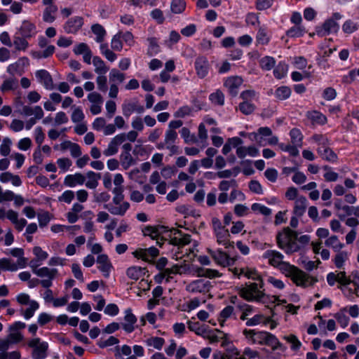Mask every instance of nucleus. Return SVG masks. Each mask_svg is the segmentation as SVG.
<instances>
[{
  "label": "nucleus",
  "mask_w": 359,
  "mask_h": 359,
  "mask_svg": "<svg viewBox=\"0 0 359 359\" xmlns=\"http://www.w3.org/2000/svg\"><path fill=\"white\" fill-rule=\"evenodd\" d=\"M245 276L257 280L258 283H252L241 288L238 292L239 295L248 302H260L264 297V293L261 290L264 285L261 276L255 269H247L246 272H245Z\"/></svg>",
  "instance_id": "nucleus-1"
},
{
  "label": "nucleus",
  "mask_w": 359,
  "mask_h": 359,
  "mask_svg": "<svg viewBox=\"0 0 359 359\" xmlns=\"http://www.w3.org/2000/svg\"><path fill=\"white\" fill-rule=\"evenodd\" d=\"M278 269L285 276L290 278L293 283L297 286L306 287L318 282L316 278L309 276L302 270L294 265H291L288 262H284Z\"/></svg>",
  "instance_id": "nucleus-2"
},
{
  "label": "nucleus",
  "mask_w": 359,
  "mask_h": 359,
  "mask_svg": "<svg viewBox=\"0 0 359 359\" xmlns=\"http://www.w3.org/2000/svg\"><path fill=\"white\" fill-rule=\"evenodd\" d=\"M243 335L249 343L258 344L260 345H267L272 348L273 351L277 349H283V344L278 341L277 337L268 332L259 331L255 330L245 329L243 331Z\"/></svg>",
  "instance_id": "nucleus-3"
},
{
  "label": "nucleus",
  "mask_w": 359,
  "mask_h": 359,
  "mask_svg": "<svg viewBox=\"0 0 359 359\" xmlns=\"http://www.w3.org/2000/svg\"><path fill=\"white\" fill-rule=\"evenodd\" d=\"M297 233L291 230L289 227L279 232L276 236L278 246L284 250L287 254H292L299 250V246L297 243Z\"/></svg>",
  "instance_id": "nucleus-4"
},
{
  "label": "nucleus",
  "mask_w": 359,
  "mask_h": 359,
  "mask_svg": "<svg viewBox=\"0 0 359 359\" xmlns=\"http://www.w3.org/2000/svg\"><path fill=\"white\" fill-rule=\"evenodd\" d=\"M137 135V133L135 130H131L127 134L120 133L116 135L111 140L107 148L103 151V154L106 156H111L116 154L118 151V147L121 145L126 139L130 142H135Z\"/></svg>",
  "instance_id": "nucleus-5"
},
{
  "label": "nucleus",
  "mask_w": 359,
  "mask_h": 359,
  "mask_svg": "<svg viewBox=\"0 0 359 359\" xmlns=\"http://www.w3.org/2000/svg\"><path fill=\"white\" fill-rule=\"evenodd\" d=\"M341 18V15L340 13H333L332 16L327 19L321 27H317L316 34L323 37L332 33H337L339 29V25L337 21Z\"/></svg>",
  "instance_id": "nucleus-6"
},
{
  "label": "nucleus",
  "mask_w": 359,
  "mask_h": 359,
  "mask_svg": "<svg viewBox=\"0 0 359 359\" xmlns=\"http://www.w3.org/2000/svg\"><path fill=\"white\" fill-rule=\"evenodd\" d=\"M177 133L175 130H167L164 140L156 144L158 149H167L170 151V155L179 154V147L175 144L177 139Z\"/></svg>",
  "instance_id": "nucleus-7"
},
{
  "label": "nucleus",
  "mask_w": 359,
  "mask_h": 359,
  "mask_svg": "<svg viewBox=\"0 0 359 359\" xmlns=\"http://www.w3.org/2000/svg\"><path fill=\"white\" fill-rule=\"evenodd\" d=\"M32 271L39 277L48 278L40 281V284L45 288H49L52 285V280L57 274L56 269H49L48 267L37 269V265H32Z\"/></svg>",
  "instance_id": "nucleus-8"
},
{
  "label": "nucleus",
  "mask_w": 359,
  "mask_h": 359,
  "mask_svg": "<svg viewBox=\"0 0 359 359\" xmlns=\"http://www.w3.org/2000/svg\"><path fill=\"white\" fill-rule=\"evenodd\" d=\"M212 287L211 283L208 280L198 279L190 283L186 287V290L191 293H203L205 294L210 291Z\"/></svg>",
  "instance_id": "nucleus-9"
},
{
  "label": "nucleus",
  "mask_w": 359,
  "mask_h": 359,
  "mask_svg": "<svg viewBox=\"0 0 359 359\" xmlns=\"http://www.w3.org/2000/svg\"><path fill=\"white\" fill-rule=\"evenodd\" d=\"M208 253L212 256L215 262L221 266H231L235 262L234 258H231L226 253L219 250L214 251L211 249H208Z\"/></svg>",
  "instance_id": "nucleus-10"
},
{
  "label": "nucleus",
  "mask_w": 359,
  "mask_h": 359,
  "mask_svg": "<svg viewBox=\"0 0 359 359\" xmlns=\"http://www.w3.org/2000/svg\"><path fill=\"white\" fill-rule=\"evenodd\" d=\"M46 8L43 13V20L46 22L51 23L55 20L57 7L53 4V0H43Z\"/></svg>",
  "instance_id": "nucleus-11"
},
{
  "label": "nucleus",
  "mask_w": 359,
  "mask_h": 359,
  "mask_svg": "<svg viewBox=\"0 0 359 359\" xmlns=\"http://www.w3.org/2000/svg\"><path fill=\"white\" fill-rule=\"evenodd\" d=\"M123 114L125 116L129 117L133 112L142 114L144 108L140 105L137 100L125 102L122 105Z\"/></svg>",
  "instance_id": "nucleus-12"
},
{
  "label": "nucleus",
  "mask_w": 359,
  "mask_h": 359,
  "mask_svg": "<svg viewBox=\"0 0 359 359\" xmlns=\"http://www.w3.org/2000/svg\"><path fill=\"white\" fill-rule=\"evenodd\" d=\"M194 65L196 74L199 78L203 79L208 75L209 69V63L205 57H198L196 59Z\"/></svg>",
  "instance_id": "nucleus-13"
},
{
  "label": "nucleus",
  "mask_w": 359,
  "mask_h": 359,
  "mask_svg": "<svg viewBox=\"0 0 359 359\" xmlns=\"http://www.w3.org/2000/svg\"><path fill=\"white\" fill-rule=\"evenodd\" d=\"M263 257L268 259L270 265L276 268H278L284 262L283 255L276 250H266L264 253Z\"/></svg>",
  "instance_id": "nucleus-14"
},
{
  "label": "nucleus",
  "mask_w": 359,
  "mask_h": 359,
  "mask_svg": "<svg viewBox=\"0 0 359 359\" xmlns=\"http://www.w3.org/2000/svg\"><path fill=\"white\" fill-rule=\"evenodd\" d=\"M83 25V18L80 16H76L70 18L65 23L64 25V29L68 34H75L81 28Z\"/></svg>",
  "instance_id": "nucleus-15"
},
{
  "label": "nucleus",
  "mask_w": 359,
  "mask_h": 359,
  "mask_svg": "<svg viewBox=\"0 0 359 359\" xmlns=\"http://www.w3.org/2000/svg\"><path fill=\"white\" fill-rule=\"evenodd\" d=\"M243 79L240 76H230L224 82V86L228 88L229 93L232 96L238 94V89L242 84Z\"/></svg>",
  "instance_id": "nucleus-16"
},
{
  "label": "nucleus",
  "mask_w": 359,
  "mask_h": 359,
  "mask_svg": "<svg viewBox=\"0 0 359 359\" xmlns=\"http://www.w3.org/2000/svg\"><path fill=\"white\" fill-rule=\"evenodd\" d=\"M36 76L47 90H53L55 88L52 76L46 70L41 69L37 71L36 72Z\"/></svg>",
  "instance_id": "nucleus-17"
},
{
  "label": "nucleus",
  "mask_w": 359,
  "mask_h": 359,
  "mask_svg": "<svg viewBox=\"0 0 359 359\" xmlns=\"http://www.w3.org/2000/svg\"><path fill=\"white\" fill-rule=\"evenodd\" d=\"M124 320L125 323L122 324L123 328L128 333L132 332L135 330V324L137 323V318L132 313L131 309H128L125 311Z\"/></svg>",
  "instance_id": "nucleus-18"
},
{
  "label": "nucleus",
  "mask_w": 359,
  "mask_h": 359,
  "mask_svg": "<svg viewBox=\"0 0 359 359\" xmlns=\"http://www.w3.org/2000/svg\"><path fill=\"white\" fill-rule=\"evenodd\" d=\"M159 251L154 247H151L147 249H139L134 252L135 257L142 259L144 261H149V258H154L158 255Z\"/></svg>",
  "instance_id": "nucleus-19"
},
{
  "label": "nucleus",
  "mask_w": 359,
  "mask_h": 359,
  "mask_svg": "<svg viewBox=\"0 0 359 359\" xmlns=\"http://www.w3.org/2000/svg\"><path fill=\"white\" fill-rule=\"evenodd\" d=\"M104 208L108 210V211L114 215H121L123 216L125 215L126 211L130 208V204L128 202H123L121 205H114L112 203L105 204L104 205Z\"/></svg>",
  "instance_id": "nucleus-20"
},
{
  "label": "nucleus",
  "mask_w": 359,
  "mask_h": 359,
  "mask_svg": "<svg viewBox=\"0 0 359 359\" xmlns=\"http://www.w3.org/2000/svg\"><path fill=\"white\" fill-rule=\"evenodd\" d=\"M97 263L99 264L98 269L105 277H108L111 268L108 257L106 255H100L97 258Z\"/></svg>",
  "instance_id": "nucleus-21"
},
{
  "label": "nucleus",
  "mask_w": 359,
  "mask_h": 359,
  "mask_svg": "<svg viewBox=\"0 0 359 359\" xmlns=\"http://www.w3.org/2000/svg\"><path fill=\"white\" fill-rule=\"evenodd\" d=\"M85 177L81 173L68 175L65 178L64 184L69 187H74L76 184H83L85 182Z\"/></svg>",
  "instance_id": "nucleus-22"
},
{
  "label": "nucleus",
  "mask_w": 359,
  "mask_h": 359,
  "mask_svg": "<svg viewBox=\"0 0 359 359\" xmlns=\"http://www.w3.org/2000/svg\"><path fill=\"white\" fill-rule=\"evenodd\" d=\"M20 113L26 116L34 115V117L36 118H43L44 115L43 111L40 106L32 107L28 105H24Z\"/></svg>",
  "instance_id": "nucleus-23"
},
{
  "label": "nucleus",
  "mask_w": 359,
  "mask_h": 359,
  "mask_svg": "<svg viewBox=\"0 0 359 359\" xmlns=\"http://www.w3.org/2000/svg\"><path fill=\"white\" fill-rule=\"evenodd\" d=\"M35 25L29 21H24L19 29V32L24 38H31L36 34Z\"/></svg>",
  "instance_id": "nucleus-24"
},
{
  "label": "nucleus",
  "mask_w": 359,
  "mask_h": 359,
  "mask_svg": "<svg viewBox=\"0 0 359 359\" xmlns=\"http://www.w3.org/2000/svg\"><path fill=\"white\" fill-rule=\"evenodd\" d=\"M318 153L323 159L327 161L334 162L337 160L336 154L328 147L327 144L319 147L318 148Z\"/></svg>",
  "instance_id": "nucleus-25"
},
{
  "label": "nucleus",
  "mask_w": 359,
  "mask_h": 359,
  "mask_svg": "<svg viewBox=\"0 0 359 359\" xmlns=\"http://www.w3.org/2000/svg\"><path fill=\"white\" fill-rule=\"evenodd\" d=\"M307 206V200L305 196H301L298 197L295 201L293 213L297 217H302Z\"/></svg>",
  "instance_id": "nucleus-26"
},
{
  "label": "nucleus",
  "mask_w": 359,
  "mask_h": 359,
  "mask_svg": "<svg viewBox=\"0 0 359 359\" xmlns=\"http://www.w3.org/2000/svg\"><path fill=\"white\" fill-rule=\"evenodd\" d=\"M48 344L41 342L37 347H35L32 351V358L34 359H43L47 355Z\"/></svg>",
  "instance_id": "nucleus-27"
},
{
  "label": "nucleus",
  "mask_w": 359,
  "mask_h": 359,
  "mask_svg": "<svg viewBox=\"0 0 359 359\" xmlns=\"http://www.w3.org/2000/svg\"><path fill=\"white\" fill-rule=\"evenodd\" d=\"M215 233L217 236V242L219 244H223L226 248H228L229 245H231L229 240L230 234L228 229L223 228L215 231Z\"/></svg>",
  "instance_id": "nucleus-28"
},
{
  "label": "nucleus",
  "mask_w": 359,
  "mask_h": 359,
  "mask_svg": "<svg viewBox=\"0 0 359 359\" xmlns=\"http://www.w3.org/2000/svg\"><path fill=\"white\" fill-rule=\"evenodd\" d=\"M93 64L95 66V72L97 74H105L109 70V67L98 56H95L93 58Z\"/></svg>",
  "instance_id": "nucleus-29"
},
{
  "label": "nucleus",
  "mask_w": 359,
  "mask_h": 359,
  "mask_svg": "<svg viewBox=\"0 0 359 359\" xmlns=\"http://www.w3.org/2000/svg\"><path fill=\"white\" fill-rule=\"evenodd\" d=\"M109 79L110 83H114L118 85V83H121L124 81L126 75L117 69H112L109 74Z\"/></svg>",
  "instance_id": "nucleus-30"
},
{
  "label": "nucleus",
  "mask_w": 359,
  "mask_h": 359,
  "mask_svg": "<svg viewBox=\"0 0 359 359\" xmlns=\"http://www.w3.org/2000/svg\"><path fill=\"white\" fill-rule=\"evenodd\" d=\"M88 180L86 183V187L89 189H95L98 185V180L100 179L101 175L95 173L93 171H89L86 174Z\"/></svg>",
  "instance_id": "nucleus-31"
},
{
  "label": "nucleus",
  "mask_w": 359,
  "mask_h": 359,
  "mask_svg": "<svg viewBox=\"0 0 359 359\" xmlns=\"http://www.w3.org/2000/svg\"><path fill=\"white\" fill-rule=\"evenodd\" d=\"M325 244L326 246L332 248L335 252H339L344 247V245L339 241L337 236H332L328 238Z\"/></svg>",
  "instance_id": "nucleus-32"
},
{
  "label": "nucleus",
  "mask_w": 359,
  "mask_h": 359,
  "mask_svg": "<svg viewBox=\"0 0 359 359\" xmlns=\"http://www.w3.org/2000/svg\"><path fill=\"white\" fill-rule=\"evenodd\" d=\"M143 234L145 236H149L152 240H156L157 244L160 246L162 245V243L158 241L161 235L156 230V226H147L142 230Z\"/></svg>",
  "instance_id": "nucleus-33"
},
{
  "label": "nucleus",
  "mask_w": 359,
  "mask_h": 359,
  "mask_svg": "<svg viewBox=\"0 0 359 359\" xmlns=\"http://www.w3.org/2000/svg\"><path fill=\"white\" fill-rule=\"evenodd\" d=\"M182 268V266H179L177 264H175L172 266L171 268H167L163 269V271L160 273V278H164L166 277V280L169 281V279L171 278V274H181V269Z\"/></svg>",
  "instance_id": "nucleus-34"
},
{
  "label": "nucleus",
  "mask_w": 359,
  "mask_h": 359,
  "mask_svg": "<svg viewBox=\"0 0 359 359\" xmlns=\"http://www.w3.org/2000/svg\"><path fill=\"white\" fill-rule=\"evenodd\" d=\"M13 44L15 46V49L19 51H25L29 46V43L26 40V38H24L22 36H15L13 37V42L12 45Z\"/></svg>",
  "instance_id": "nucleus-35"
},
{
  "label": "nucleus",
  "mask_w": 359,
  "mask_h": 359,
  "mask_svg": "<svg viewBox=\"0 0 359 359\" xmlns=\"http://www.w3.org/2000/svg\"><path fill=\"white\" fill-rule=\"evenodd\" d=\"M120 162L124 170H128L132 165L135 163L134 158L130 154L121 153L120 155Z\"/></svg>",
  "instance_id": "nucleus-36"
},
{
  "label": "nucleus",
  "mask_w": 359,
  "mask_h": 359,
  "mask_svg": "<svg viewBox=\"0 0 359 359\" xmlns=\"http://www.w3.org/2000/svg\"><path fill=\"white\" fill-rule=\"evenodd\" d=\"M292 143L296 146L302 147L303 135L297 128H292L290 132Z\"/></svg>",
  "instance_id": "nucleus-37"
},
{
  "label": "nucleus",
  "mask_w": 359,
  "mask_h": 359,
  "mask_svg": "<svg viewBox=\"0 0 359 359\" xmlns=\"http://www.w3.org/2000/svg\"><path fill=\"white\" fill-rule=\"evenodd\" d=\"M186 8L184 0H172L170 4V9L173 13H182Z\"/></svg>",
  "instance_id": "nucleus-38"
},
{
  "label": "nucleus",
  "mask_w": 359,
  "mask_h": 359,
  "mask_svg": "<svg viewBox=\"0 0 359 359\" xmlns=\"http://www.w3.org/2000/svg\"><path fill=\"white\" fill-rule=\"evenodd\" d=\"M0 269L4 271H15L18 270V265L12 262L11 259H0Z\"/></svg>",
  "instance_id": "nucleus-39"
},
{
  "label": "nucleus",
  "mask_w": 359,
  "mask_h": 359,
  "mask_svg": "<svg viewBox=\"0 0 359 359\" xmlns=\"http://www.w3.org/2000/svg\"><path fill=\"white\" fill-rule=\"evenodd\" d=\"M291 95V90L287 86H280L276 90V98L283 100L287 99Z\"/></svg>",
  "instance_id": "nucleus-40"
},
{
  "label": "nucleus",
  "mask_w": 359,
  "mask_h": 359,
  "mask_svg": "<svg viewBox=\"0 0 359 359\" xmlns=\"http://www.w3.org/2000/svg\"><path fill=\"white\" fill-rule=\"evenodd\" d=\"M165 343L164 339L161 337H150L146 340V344L149 346H152L156 349L160 350L162 348Z\"/></svg>",
  "instance_id": "nucleus-41"
},
{
  "label": "nucleus",
  "mask_w": 359,
  "mask_h": 359,
  "mask_svg": "<svg viewBox=\"0 0 359 359\" xmlns=\"http://www.w3.org/2000/svg\"><path fill=\"white\" fill-rule=\"evenodd\" d=\"M143 274V269L138 266H132L128 269L127 276L135 280H138Z\"/></svg>",
  "instance_id": "nucleus-42"
},
{
  "label": "nucleus",
  "mask_w": 359,
  "mask_h": 359,
  "mask_svg": "<svg viewBox=\"0 0 359 359\" xmlns=\"http://www.w3.org/2000/svg\"><path fill=\"white\" fill-rule=\"evenodd\" d=\"M259 64L262 69L271 70L275 66L276 61L272 57L265 56L260 60Z\"/></svg>",
  "instance_id": "nucleus-43"
},
{
  "label": "nucleus",
  "mask_w": 359,
  "mask_h": 359,
  "mask_svg": "<svg viewBox=\"0 0 359 359\" xmlns=\"http://www.w3.org/2000/svg\"><path fill=\"white\" fill-rule=\"evenodd\" d=\"M210 100L214 104L222 106L224 103V95L222 91L217 90L215 93L210 95Z\"/></svg>",
  "instance_id": "nucleus-44"
},
{
  "label": "nucleus",
  "mask_w": 359,
  "mask_h": 359,
  "mask_svg": "<svg viewBox=\"0 0 359 359\" xmlns=\"http://www.w3.org/2000/svg\"><path fill=\"white\" fill-rule=\"evenodd\" d=\"M92 32L97 36L96 41L101 43L104 40L106 32L102 26L99 24H95L91 27Z\"/></svg>",
  "instance_id": "nucleus-45"
},
{
  "label": "nucleus",
  "mask_w": 359,
  "mask_h": 359,
  "mask_svg": "<svg viewBox=\"0 0 359 359\" xmlns=\"http://www.w3.org/2000/svg\"><path fill=\"white\" fill-rule=\"evenodd\" d=\"M288 67L283 62H280L274 69L273 74L276 78L280 79L283 78L287 72Z\"/></svg>",
  "instance_id": "nucleus-46"
},
{
  "label": "nucleus",
  "mask_w": 359,
  "mask_h": 359,
  "mask_svg": "<svg viewBox=\"0 0 359 359\" xmlns=\"http://www.w3.org/2000/svg\"><path fill=\"white\" fill-rule=\"evenodd\" d=\"M97 89L102 92L106 93L108 90L107 79L104 74H98L96 79Z\"/></svg>",
  "instance_id": "nucleus-47"
},
{
  "label": "nucleus",
  "mask_w": 359,
  "mask_h": 359,
  "mask_svg": "<svg viewBox=\"0 0 359 359\" xmlns=\"http://www.w3.org/2000/svg\"><path fill=\"white\" fill-rule=\"evenodd\" d=\"M337 282L341 285L339 288L344 290L343 287H346L351 284V277H347L345 271H340L337 273ZM345 289H347L345 287Z\"/></svg>",
  "instance_id": "nucleus-48"
},
{
  "label": "nucleus",
  "mask_w": 359,
  "mask_h": 359,
  "mask_svg": "<svg viewBox=\"0 0 359 359\" xmlns=\"http://www.w3.org/2000/svg\"><path fill=\"white\" fill-rule=\"evenodd\" d=\"M238 186L235 180H222L219 184L218 188L222 192L227 191L231 187L236 188Z\"/></svg>",
  "instance_id": "nucleus-49"
},
{
  "label": "nucleus",
  "mask_w": 359,
  "mask_h": 359,
  "mask_svg": "<svg viewBox=\"0 0 359 359\" xmlns=\"http://www.w3.org/2000/svg\"><path fill=\"white\" fill-rule=\"evenodd\" d=\"M238 109L243 114L249 115L254 111L255 107L253 104L250 103L249 102L243 101L240 103Z\"/></svg>",
  "instance_id": "nucleus-50"
},
{
  "label": "nucleus",
  "mask_w": 359,
  "mask_h": 359,
  "mask_svg": "<svg viewBox=\"0 0 359 359\" xmlns=\"http://www.w3.org/2000/svg\"><path fill=\"white\" fill-rule=\"evenodd\" d=\"M334 257V264L338 269H341L343 266L344 262L348 258V254L346 252H337Z\"/></svg>",
  "instance_id": "nucleus-51"
},
{
  "label": "nucleus",
  "mask_w": 359,
  "mask_h": 359,
  "mask_svg": "<svg viewBox=\"0 0 359 359\" xmlns=\"http://www.w3.org/2000/svg\"><path fill=\"white\" fill-rule=\"evenodd\" d=\"M233 310L234 309L233 306H227L221 311L219 315V321L222 326H223L224 322L232 315Z\"/></svg>",
  "instance_id": "nucleus-52"
},
{
  "label": "nucleus",
  "mask_w": 359,
  "mask_h": 359,
  "mask_svg": "<svg viewBox=\"0 0 359 359\" xmlns=\"http://www.w3.org/2000/svg\"><path fill=\"white\" fill-rule=\"evenodd\" d=\"M182 137L184 139L186 143H196L197 139L195 135H190V131L187 128H182L180 131Z\"/></svg>",
  "instance_id": "nucleus-53"
},
{
  "label": "nucleus",
  "mask_w": 359,
  "mask_h": 359,
  "mask_svg": "<svg viewBox=\"0 0 359 359\" xmlns=\"http://www.w3.org/2000/svg\"><path fill=\"white\" fill-rule=\"evenodd\" d=\"M39 304L36 301H31L29 302V307L27 308L24 312V317L26 319H29L34 316V311L39 309Z\"/></svg>",
  "instance_id": "nucleus-54"
},
{
  "label": "nucleus",
  "mask_w": 359,
  "mask_h": 359,
  "mask_svg": "<svg viewBox=\"0 0 359 359\" xmlns=\"http://www.w3.org/2000/svg\"><path fill=\"white\" fill-rule=\"evenodd\" d=\"M297 147L298 146H296L294 144L290 145L289 144H285L283 143L279 144V147L281 150L289 152L290 154L293 156H296L299 154V150L297 149Z\"/></svg>",
  "instance_id": "nucleus-55"
},
{
  "label": "nucleus",
  "mask_w": 359,
  "mask_h": 359,
  "mask_svg": "<svg viewBox=\"0 0 359 359\" xmlns=\"http://www.w3.org/2000/svg\"><path fill=\"white\" fill-rule=\"evenodd\" d=\"M257 41L262 45H266L269 41V37L264 29L260 28L257 34Z\"/></svg>",
  "instance_id": "nucleus-56"
},
{
  "label": "nucleus",
  "mask_w": 359,
  "mask_h": 359,
  "mask_svg": "<svg viewBox=\"0 0 359 359\" xmlns=\"http://www.w3.org/2000/svg\"><path fill=\"white\" fill-rule=\"evenodd\" d=\"M251 209H252V210H253L255 212L258 211L261 214L266 215V216H268L271 214V210L270 208H269L266 206H264L262 204L257 203H253L252 205Z\"/></svg>",
  "instance_id": "nucleus-57"
},
{
  "label": "nucleus",
  "mask_w": 359,
  "mask_h": 359,
  "mask_svg": "<svg viewBox=\"0 0 359 359\" xmlns=\"http://www.w3.org/2000/svg\"><path fill=\"white\" fill-rule=\"evenodd\" d=\"M18 86V81L16 79H10L5 80L1 86L2 91H7L15 89Z\"/></svg>",
  "instance_id": "nucleus-58"
},
{
  "label": "nucleus",
  "mask_w": 359,
  "mask_h": 359,
  "mask_svg": "<svg viewBox=\"0 0 359 359\" xmlns=\"http://www.w3.org/2000/svg\"><path fill=\"white\" fill-rule=\"evenodd\" d=\"M284 339L291 344V348L293 350H298L302 344L299 341V340L297 339V337L294 334H290L289 336H285Z\"/></svg>",
  "instance_id": "nucleus-59"
},
{
  "label": "nucleus",
  "mask_w": 359,
  "mask_h": 359,
  "mask_svg": "<svg viewBox=\"0 0 359 359\" xmlns=\"http://www.w3.org/2000/svg\"><path fill=\"white\" fill-rule=\"evenodd\" d=\"M11 140L8 137H6L3 140L1 145L0 151L1 154L4 156H6L10 154L11 145Z\"/></svg>",
  "instance_id": "nucleus-60"
},
{
  "label": "nucleus",
  "mask_w": 359,
  "mask_h": 359,
  "mask_svg": "<svg viewBox=\"0 0 359 359\" xmlns=\"http://www.w3.org/2000/svg\"><path fill=\"white\" fill-rule=\"evenodd\" d=\"M188 327L191 331L194 332L198 335L203 336V334L205 332V330L203 328L201 327L198 322L193 323L189 321Z\"/></svg>",
  "instance_id": "nucleus-61"
},
{
  "label": "nucleus",
  "mask_w": 359,
  "mask_h": 359,
  "mask_svg": "<svg viewBox=\"0 0 359 359\" xmlns=\"http://www.w3.org/2000/svg\"><path fill=\"white\" fill-rule=\"evenodd\" d=\"M12 344H18L23 339V336L20 332L9 331L6 337Z\"/></svg>",
  "instance_id": "nucleus-62"
},
{
  "label": "nucleus",
  "mask_w": 359,
  "mask_h": 359,
  "mask_svg": "<svg viewBox=\"0 0 359 359\" xmlns=\"http://www.w3.org/2000/svg\"><path fill=\"white\" fill-rule=\"evenodd\" d=\"M358 28V25L350 20L346 21L342 26L343 31L347 34L353 33L357 30Z\"/></svg>",
  "instance_id": "nucleus-63"
},
{
  "label": "nucleus",
  "mask_w": 359,
  "mask_h": 359,
  "mask_svg": "<svg viewBox=\"0 0 359 359\" xmlns=\"http://www.w3.org/2000/svg\"><path fill=\"white\" fill-rule=\"evenodd\" d=\"M265 319L264 316L262 314H257L251 318H248L246 320V325L251 327L255 326L257 325L260 324Z\"/></svg>",
  "instance_id": "nucleus-64"
}]
</instances>
